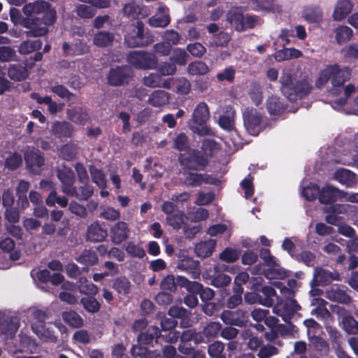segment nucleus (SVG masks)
<instances>
[{
	"instance_id": "nucleus-1",
	"label": "nucleus",
	"mask_w": 358,
	"mask_h": 358,
	"mask_svg": "<svg viewBox=\"0 0 358 358\" xmlns=\"http://www.w3.org/2000/svg\"><path fill=\"white\" fill-rule=\"evenodd\" d=\"M351 72L349 68L339 66L336 64L326 66L320 71L317 79L315 80V86L321 88L330 81L331 87L329 91L334 95L339 94L344 90L345 99H336L331 103V106L336 110L341 109L346 103V99L355 91L352 85H348L343 88L344 83L350 79Z\"/></svg>"
},
{
	"instance_id": "nucleus-2",
	"label": "nucleus",
	"mask_w": 358,
	"mask_h": 358,
	"mask_svg": "<svg viewBox=\"0 0 358 358\" xmlns=\"http://www.w3.org/2000/svg\"><path fill=\"white\" fill-rule=\"evenodd\" d=\"M294 80L292 69L289 68L284 69L280 78L281 91L291 101H294L297 97L303 98L306 96L312 88L307 78L297 82L295 85Z\"/></svg>"
},
{
	"instance_id": "nucleus-3",
	"label": "nucleus",
	"mask_w": 358,
	"mask_h": 358,
	"mask_svg": "<svg viewBox=\"0 0 358 358\" xmlns=\"http://www.w3.org/2000/svg\"><path fill=\"white\" fill-rule=\"evenodd\" d=\"M44 22L43 26H41L38 19L23 20L22 25L28 29L24 33L27 37H37L44 36L48 32L47 25L52 24L56 18V12L50 8L48 4V8L44 13Z\"/></svg>"
},
{
	"instance_id": "nucleus-4",
	"label": "nucleus",
	"mask_w": 358,
	"mask_h": 358,
	"mask_svg": "<svg viewBox=\"0 0 358 358\" xmlns=\"http://www.w3.org/2000/svg\"><path fill=\"white\" fill-rule=\"evenodd\" d=\"M159 335V330L156 327H152L146 333L141 334L138 337V343L131 350V355L136 358H157L158 355L151 354L143 345L151 343L155 338H157Z\"/></svg>"
},
{
	"instance_id": "nucleus-5",
	"label": "nucleus",
	"mask_w": 358,
	"mask_h": 358,
	"mask_svg": "<svg viewBox=\"0 0 358 358\" xmlns=\"http://www.w3.org/2000/svg\"><path fill=\"white\" fill-rule=\"evenodd\" d=\"M227 21L238 31L252 29L261 24L259 17L253 15L244 16L238 8L229 10L227 14Z\"/></svg>"
},
{
	"instance_id": "nucleus-6",
	"label": "nucleus",
	"mask_w": 358,
	"mask_h": 358,
	"mask_svg": "<svg viewBox=\"0 0 358 358\" xmlns=\"http://www.w3.org/2000/svg\"><path fill=\"white\" fill-rule=\"evenodd\" d=\"M209 116L210 113L207 104L200 102L194 110L192 122L189 123L190 129L199 135H206L208 133V129L205 124Z\"/></svg>"
},
{
	"instance_id": "nucleus-7",
	"label": "nucleus",
	"mask_w": 358,
	"mask_h": 358,
	"mask_svg": "<svg viewBox=\"0 0 358 358\" xmlns=\"http://www.w3.org/2000/svg\"><path fill=\"white\" fill-rule=\"evenodd\" d=\"M127 61L139 69H155L157 66V58L152 53L144 51H132L127 55Z\"/></svg>"
},
{
	"instance_id": "nucleus-8",
	"label": "nucleus",
	"mask_w": 358,
	"mask_h": 358,
	"mask_svg": "<svg viewBox=\"0 0 358 358\" xmlns=\"http://www.w3.org/2000/svg\"><path fill=\"white\" fill-rule=\"evenodd\" d=\"M153 42V37L144 33V24L138 21L131 33L125 36V43L129 47L146 46Z\"/></svg>"
},
{
	"instance_id": "nucleus-9",
	"label": "nucleus",
	"mask_w": 358,
	"mask_h": 358,
	"mask_svg": "<svg viewBox=\"0 0 358 358\" xmlns=\"http://www.w3.org/2000/svg\"><path fill=\"white\" fill-rule=\"evenodd\" d=\"M260 257L268 266L271 267L265 273V276L267 278L282 279L287 276V272L278 266L275 258L271 255L270 251L268 249H262L260 250Z\"/></svg>"
},
{
	"instance_id": "nucleus-10",
	"label": "nucleus",
	"mask_w": 358,
	"mask_h": 358,
	"mask_svg": "<svg viewBox=\"0 0 358 358\" xmlns=\"http://www.w3.org/2000/svg\"><path fill=\"white\" fill-rule=\"evenodd\" d=\"M262 115L257 109L247 108L243 113L244 126L248 134L257 136L261 129Z\"/></svg>"
},
{
	"instance_id": "nucleus-11",
	"label": "nucleus",
	"mask_w": 358,
	"mask_h": 358,
	"mask_svg": "<svg viewBox=\"0 0 358 358\" xmlns=\"http://www.w3.org/2000/svg\"><path fill=\"white\" fill-rule=\"evenodd\" d=\"M333 312L338 315L343 329L348 334H358V322L352 317L350 312L339 306L334 307Z\"/></svg>"
},
{
	"instance_id": "nucleus-12",
	"label": "nucleus",
	"mask_w": 358,
	"mask_h": 358,
	"mask_svg": "<svg viewBox=\"0 0 358 358\" xmlns=\"http://www.w3.org/2000/svg\"><path fill=\"white\" fill-rule=\"evenodd\" d=\"M299 309L300 306L295 300L287 299L277 303L273 308V312L274 314L281 317L284 322H288L294 314Z\"/></svg>"
},
{
	"instance_id": "nucleus-13",
	"label": "nucleus",
	"mask_w": 358,
	"mask_h": 358,
	"mask_svg": "<svg viewBox=\"0 0 358 358\" xmlns=\"http://www.w3.org/2000/svg\"><path fill=\"white\" fill-rule=\"evenodd\" d=\"M57 176L62 184L63 192L68 195H75L73 171L71 169L64 166L57 170Z\"/></svg>"
},
{
	"instance_id": "nucleus-14",
	"label": "nucleus",
	"mask_w": 358,
	"mask_h": 358,
	"mask_svg": "<svg viewBox=\"0 0 358 358\" xmlns=\"http://www.w3.org/2000/svg\"><path fill=\"white\" fill-rule=\"evenodd\" d=\"M122 12L125 16L131 19L145 18L150 14V9L146 6L139 5L134 1L125 3Z\"/></svg>"
},
{
	"instance_id": "nucleus-15",
	"label": "nucleus",
	"mask_w": 358,
	"mask_h": 358,
	"mask_svg": "<svg viewBox=\"0 0 358 358\" xmlns=\"http://www.w3.org/2000/svg\"><path fill=\"white\" fill-rule=\"evenodd\" d=\"M19 328L17 317H8L0 313V335L12 337Z\"/></svg>"
},
{
	"instance_id": "nucleus-16",
	"label": "nucleus",
	"mask_w": 358,
	"mask_h": 358,
	"mask_svg": "<svg viewBox=\"0 0 358 358\" xmlns=\"http://www.w3.org/2000/svg\"><path fill=\"white\" fill-rule=\"evenodd\" d=\"M171 22L169 9L164 6H159L154 15L148 20V23L152 27L165 28Z\"/></svg>"
},
{
	"instance_id": "nucleus-17",
	"label": "nucleus",
	"mask_w": 358,
	"mask_h": 358,
	"mask_svg": "<svg viewBox=\"0 0 358 358\" xmlns=\"http://www.w3.org/2000/svg\"><path fill=\"white\" fill-rule=\"evenodd\" d=\"M354 3L351 0H338L334 7L332 18L335 21L345 20L352 11Z\"/></svg>"
},
{
	"instance_id": "nucleus-18",
	"label": "nucleus",
	"mask_w": 358,
	"mask_h": 358,
	"mask_svg": "<svg viewBox=\"0 0 358 358\" xmlns=\"http://www.w3.org/2000/svg\"><path fill=\"white\" fill-rule=\"evenodd\" d=\"M27 166L33 173H38L44 164V159L40 152L34 149H27L24 154Z\"/></svg>"
},
{
	"instance_id": "nucleus-19",
	"label": "nucleus",
	"mask_w": 358,
	"mask_h": 358,
	"mask_svg": "<svg viewBox=\"0 0 358 358\" xmlns=\"http://www.w3.org/2000/svg\"><path fill=\"white\" fill-rule=\"evenodd\" d=\"M221 319L225 324L236 326H243L248 320L245 313L241 310L236 311L224 310L221 315Z\"/></svg>"
},
{
	"instance_id": "nucleus-20",
	"label": "nucleus",
	"mask_w": 358,
	"mask_h": 358,
	"mask_svg": "<svg viewBox=\"0 0 358 358\" xmlns=\"http://www.w3.org/2000/svg\"><path fill=\"white\" fill-rule=\"evenodd\" d=\"M348 206L342 204H334L324 208V211L327 213L326 221L333 225H337L341 221L340 214H345L348 212Z\"/></svg>"
},
{
	"instance_id": "nucleus-21",
	"label": "nucleus",
	"mask_w": 358,
	"mask_h": 358,
	"mask_svg": "<svg viewBox=\"0 0 358 358\" xmlns=\"http://www.w3.org/2000/svg\"><path fill=\"white\" fill-rule=\"evenodd\" d=\"M111 240L115 244H120L128 238L130 229L124 222H118L110 229Z\"/></svg>"
},
{
	"instance_id": "nucleus-22",
	"label": "nucleus",
	"mask_w": 358,
	"mask_h": 358,
	"mask_svg": "<svg viewBox=\"0 0 358 358\" xmlns=\"http://www.w3.org/2000/svg\"><path fill=\"white\" fill-rule=\"evenodd\" d=\"M50 324H40L36 322L31 324L33 332L42 341L45 342H55L57 336L51 329Z\"/></svg>"
},
{
	"instance_id": "nucleus-23",
	"label": "nucleus",
	"mask_w": 358,
	"mask_h": 358,
	"mask_svg": "<svg viewBox=\"0 0 358 358\" xmlns=\"http://www.w3.org/2000/svg\"><path fill=\"white\" fill-rule=\"evenodd\" d=\"M178 268L186 271L193 279H198L200 277L199 262L192 258L187 257L181 259L178 264Z\"/></svg>"
},
{
	"instance_id": "nucleus-24",
	"label": "nucleus",
	"mask_w": 358,
	"mask_h": 358,
	"mask_svg": "<svg viewBox=\"0 0 358 358\" xmlns=\"http://www.w3.org/2000/svg\"><path fill=\"white\" fill-rule=\"evenodd\" d=\"M338 280L339 274L336 272H331L322 268L315 269L313 281L316 285H323Z\"/></svg>"
},
{
	"instance_id": "nucleus-25",
	"label": "nucleus",
	"mask_w": 358,
	"mask_h": 358,
	"mask_svg": "<svg viewBox=\"0 0 358 358\" xmlns=\"http://www.w3.org/2000/svg\"><path fill=\"white\" fill-rule=\"evenodd\" d=\"M130 75L131 71L127 66L113 69L108 76V83L112 85H122L124 80L129 77Z\"/></svg>"
},
{
	"instance_id": "nucleus-26",
	"label": "nucleus",
	"mask_w": 358,
	"mask_h": 358,
	"mask_svg": "<svg viewBox=\"0 0 358 358\" xmlns=\"http://www.w3.org/2000/svg\"><path fill=\"white\" fill-rule=\"evenodd\" d=\"M106 229L101 227L98 222L91 224L87 228V238L93 242L103 241L107 236Z\"/></svg>"
},
{
	"instance_id": "nucleus-27",
	"label": "nucleus",
	"mask_w": 358,
	"mask_h": 358,
	"mask_svg": "<svg viewBox=\"0 0 358 358\" xmlns=\"http://www.w3.org/2000/svg\"><path fill=\"white\" fill-rule=\"evenodd\" d=\"M170 95L168 92L157 90L153 91L148 97V103L155 108L162 107L169 103Z\"/></svg>"
},
{
	"instance_id": "nucleus-28",
	"label": "nucleus",
	"mask_w": 358,
	"mask_h": 358,
	"mask_svg": "<svg viewBox=\"0 0 358 358\" xmlns=\"http://www.w3.org/2000/svg\"><path fill=\"white\" fill-rule=\"evenodd\" d=\"M215 245L216 241L213 239L203 241L195 245L194 251L199 257L206 258L211 256Z\"/></svg>"
},
{
	"instance_id": "nucleus-29",
	"label": "nucleus",
	"mask_w": 358,
	"mask_h": 358,
	"mask_svg": "<svg viewBox=\"0 0 358 358\" xmlns=\"http://www.w3.org/2000/svg\"><path fill=\"white\" fill-rule=\"evenodd\" d=\"M341 191L337 188L326 185L320 192L319 200L322 203H329L335 201L338 198H341Z\"/></svg>"
},
{
	"instance_id": "nucleus-30",
	"label": "nucleus",
	"mask_w": 358,
	"mask_h": 358,
	"mask_svg": "<svg viewBox=\"0 0 358 358\" xmlns=\"http://www.w3.org/2000/svg\"><path fill=\"white\" fill-rule=\"evenodd\" d=\"M68 118L76 124L84 125L90 120L89 114L86 109L83 108H74L66 112Z\"/></svg>"
},
{
	"instance_id": "nucleus-31",
	"label": "nucleus",
	"mask_w": 358,
	"mask_h": 358,
	"mask_svg": "<svg viewBox=\"0 0 358 358\" xmlns=\"http://www.w3.org/2000/svg\"><path fill=\"white\" fill-rule=\"evenodd\" d=\"M266 106L271 115H279L285 110V104L275 95H271L267 98Z\"/></svg>"
},
{
	"instance_id": "nucleus-32",
	"label": "nucleus",
	"mask_w": 358,
	"mask_h": 358,
	"mask_svg": "<svg viewBox=\"0 0 358 358\" xmlns=\"http://www.w3.org/2000/svg\"><path fill=\"white\" fill-rule=\"evenodd\" d=\"M48 8V3L42 0H38L26 4L22 11L27 16L43 13Z\"/></svg>"
},
{
	"instance_id": "nucleus-33",
	"label": "nucleus",
	"mask_w": 358,
	"mask_h": 358,
	"mask_svg": "<svg viewBox=\"0 0 358 358\" xmlns=\"http://www.w3.org/2000/svg\"><path fill=\"white\" fill-rule=\"evenodd\" d=\"M334 178L347 187H352L356 183L355 173L348 169L337 170L334 174Z\"/></svg>"
},
{
	"instance_id": "nucleus-34",
	"label": "nucleus",
	"mask_w": 358,
	"mask_h": 358,
	"mask_svg": "<svg viewBox=\"0 0 358 358\" xmlns=\"http://www.w3.org/2000/svg\"><path fill=\"white\" fill-rule=\"evenodd\" d=\"M51 131L58 137H70L73 132V127L67 122H55L51 126Z\"/></svg>"
},
{
	"instance_id": "nucleus-35",
	"label": "nucleus",
	"mask_w": 358,
	"mask_h": 358,
	"mask_svg": "<svg viewBox=\"0 0 358 358\" xmlns=\"http://www.w3.org/2000/svg\"><path fill=\"white\" fill-rule=\"evenodd\" d=\"M325 296L333 301L342 303H348L350 302V296L338 287H332L327 290Z\"/></svg>"
},
{
	"instance_id": "nucleus-36",
	"label": "nucleus",
	"mask_w": 358,
	"mask_h": 358,
	"mask_svg": "<svg viewBox=\"0 0 358 358\" xmlns=\"http://www.w3.org/2000/svg\"><path fill=\"white\" fill-rule=\"evenodd\" d=\"M113 41V34L106 31H100L94 34L93 44L99 48H104L110 45Z\"/></svg>"
},
{
	"instance_id": "nucleus-37",
	"label": "nucleus",
	"mask_w": 358,
	"mask_h": 358,
	"mask_svg": "<svg viewBox=\"0 0 358 358\" xmlns=\"http://www.w3.org/2000/svg\"><path fill=\"white\" fill-rule=\"evenodd\" d=\"M143 83L151 88L160 87L169 89L170 88V83L168 81H163L161 76L157 73H150L148 76L143 78Z\"/></svg>"
},
{
	"instance_id": "nucleus-38",
	"label": "nucleus",
	"mask_w": 358,
	"mask_h": 358,
	"mask_svg": "<svg viewBox=\"0 0 358 358\" xmlns=\"http://www.w3.org/2000/svg\"><path fill=\"white\" fill-rule=\"evenodd\" d=\"M335 39L338 44H343L351 39L352 29L346 25H339L334 29Z\"/></svg>"
},
{
	"instance_id": "nucleus-39",
	"label": "nucleus",
	"mask_w": 358,
	"mask_h": 358,
	"mask_svg": "<svg viewBox=\"0 0 358 358\" xmlns=\"http://www.w3.org/2000/svg\"><path fill=\"white\" fill-rule=\"evenodd\" d=\"M8 76L14 81H20L28 76V71L24 66L12 64L8 67Z\"/></svg>"
},
{
	"instance_id": "nucleus-40",
	"label": "nucleus",
	"mask_w": 358,
	"mask_h": 358,
	"mask_svg": "<svg viewBox=\"0 0 358 358\" xmlns=\"http://www.w3.org/2000/svg\"><path fill=\"white\" fill-rule=\"evenodd\" d=\"M212 183L211 178L208 176L195 173H188L186 174V177L185 179V183L189 186H199L202 183Z\"/></svg>"
},
{
	"instance_id": "nucleus-41",
	"label": "nucleus",
	"mask_w": 358,
	"mask_h": 358,
	"mask_svg": "<svg viewBox=\"0 0 358 358\" xmlns=\"http://www.w3.org/2000/svg\"><path fill=\"white\" fill-rule=\"evenodd\" d=\"M303 17L310 23L319 22L322 19V11L319 7H308L303 10Z\"/></svg>"
},
{
	"instance_id": "nucleus-42",
	"label": "nucleus",
	"mask_w": 358,
	"mask_h": 358,
	"mask_svg": "<svg viewBox=\"0 0 358 358\" xmlns=\"http://www.w3.org/2000/svg\"><path fill=\"white\" fill-rule=\"evenodd\" d=\"M0 248L6 252L10 253V258L12 260H17L20 254L18 251L14 250L15 243L10 238H5L0 241Z\"/></svg>"
},
{
	"instance_id": "nucleus-43",
	"label": "nucleus",
	"mask_w": 358,
	"mask_h": 358,
	"mask_svg": "<svg viewBox=\"0 0 358 358\" xmlns=\"http://www.w3.org/2000/svg\"><path fill=\"white\" fill-rule=\"evenodd\" d=\"M208 71V66L201 61L192 62L187 66V72L192 76H203Z\"/></svg>"
},
{
	"instance_id": "nucleus-44",
	"label": "nucleus",
	"mask_w": 358,
	"mask_h": 358,
	"mask_svg": "<svg viewBox=\"0 0 358 358\" xmlns=\"http://www.w3.org/2000/svg\"><path fill=\"white\" fill-rule=\"evenodd\" d=\"M62 318L66 324L75 328L80 327L83 324L82 317L73 310L64 312Z\"/></svg>"
},
{
	"instance_id": "nucleus-45",
	"label": "nucleus",
	"mask_w": 358,
	"mask_h": 358,
	"mask_svg": "<svg viewBox=\"0 0 358 358\" xmlns=\"http://www.w3.org/2000/svg\"><path fill=\"white\" fill-rule=\"evenodd\" d=\"M180 160L183 164L190 169H202L204 166L203 164L200 162L201 159L194 150L192 151L189 158H186L182 156L180 157Z\"/></svg>"
},
{
	"instance_id": "nucleus-46",
	"label": "nucleus",
	"mask_w": 358,
	"mask_h": 358,
	"mask_svg": "<svg viewBox=\"0 0 358 358\" xmlns=\"http://www.w3.org/2000/svg\"><path fill=\"white\" fill-rule=\"evenodd\" d=\"M42 42L41 40L25 41L22 42L18 48L20 54L27 55L41 48Z\"/></svg>"
},
{
	"instance_id": "nucleus-47",
	"label": "nucleus",
	"mask_w": 358,
	"mask_h": 358,
	"mask_svg": "<svg viewBox=\"0 0 358 358\" xmlns=\"http://www.w3.org/2000/svg\"><path fill=\"white\" fill-rule=\"evenodd\" d=\"M79 292L83 294L94 295L98 292L97 287L85 278H80L78 282Z\"/></svg>"
},
{
	"instance_id": "nucleus-48",
	"label": "nucleus",
	"mask_w": 358,
	"mask_h": 358,
	"mask_svg": "<svg viewBox=\"0 0 358 358\" xmlns=\"http://www.w3.org/2000/svg\"><path fill=\"white\" fill-rule=\"evenodd\" d=\"M186 219L185 214L180 211H177L176 213L170 215L166 217L169 224L176 229L182 228Z\"/></svg>"
},
{
	"instance_id": "nucleus-49",
	"label": "nucleus",
	"mask_w": 358,
	"mask_h": 358,
	"mask_svg": "<svg viewBox=\"0 0 358 358\" xmlns=\"http://www.w3.org/2000/svg\"><path fill=\"white\" fill-rule=\"evenodd\" d=\"M90 171L92 181L100 188H106L107 180L103 171L94 166H91Z\"/></svg>"
},
{
	"instance_id": "nucleus-50",
	"label": "nucleus",
	"mask_w": 358,
	"mask_h": 358,
	"mask_svg": "<svg viewBox=\"0 0 358 358\" xmlns=\"http://www.w3.org/2000/svg\"><path fill=\"white\" fill-rule=\"evenodd\" d=\"M178 281L181 285L185 287L190 294H196L202 290L203 286L201 283L196 281H189L185 277L179 276Z\"/></svg>"
},
{
	"instance_id": "nucleus-51",
	"label": "nucleus",
	"mask_w": 358,
	"mask_h": 358,
	"mask_svg": "<svg viewBox=\"0 0 358 358\" xmlns=\"http://www.w3.org/2000/svg\"><path fill=\"white\" fill-rule=\"evenodd\" d=\"M162 38L163 41H164L167 44H169L171 48L172 45H176L181 43L180 41L182 40L180 34L173 29H168L164 31L162 35Z\"/></svg>"
},
{
	"instance_id": "nucleus-52",
	"label": "nucleus",
	"mask_w": 358,
	"mask_h": 358,
	"mask_svg": "<svg viewBox=\"0 0 358 358\" xmlns=\"http://www.w3.org/2000/svg\"><path fill=\"white\" fill-rule=\"evenodd\" d=\"M17 60L15 49L10 46H0V62H10Z\"/></svg>"
},
{
	"instance_id": "nucleus-53",
	"label": "nucleus",
	"mask_w": 358,
	"mask_h": 358,
	"mask_svg": "<svg viewBox=\"0 0 358 358\" xmlns=\"http://www.w3.org/2000/svg\"><path fill=\"white\" fill-rule=\"evenodd\" d=\"M317 303L318 306L313 309L311 312L312 315H315L318 318L325 319L329 317V310L324 307L326 301L322 299H314L313 303Z\"/></svg>"
},
{
	"instance_id": "nucleus-54",
	"label": "nucleus",
	"mask_w": 358,
	"mask_h": 358,
	"mask_svg": "<svg viewBox=\"0 0 358 358\" xmlns=\"http://www.w3.org/2000/svg\"><path fill=\"white\" fill-rule=\"evenodd\" d=\"M187 58L188 55L184 49L176 48L173 50L170 59L175 64L183 66L186 64Z\"/></svg>"
},
{
	"instance_id": "nucleus-55",
	"label": "nucleus",
	"mask_w": 358,
	"mask_h": 358,
	"mask_svg": "<svg viewBox=\"0 0 358 358\" xmlns=\"http://www.w3.org/2000/svg\"><path fill=\"white\" fill-rule=\"evenodd\" d=\"M5 161V164L7 167L11 169L17 168L22 163V157L20 155L14 153L10 157H6L0 154V164Z\"/></svg>"
},
{
	"instance_id": "nucleus-56",
	"label": "nucleus",
	"mask_w": 358,
	"mask_h": 358,
	"mask_svg": "<svg viewBox=\"0 0 358 358\" xmlns=\"http://www.w3.org/2000/svg\"><path fill=\"white\" fill-rule=\"evenodd\" d=\"M256 9L263 10L278 11L280 8L274 2V0H251Z\"/></svg>"
},
{
	"instance_id": "nucleus-57",
	"label": "nucleus",
	"mask_w": 358,
	"mask_h": 358,
	"mask_svg": "<svg viewBox=\"0 0 358 358\" xmlns=\"http://www.w3.org/2000/svg\"><path fill=\"white\" fill-rule=\"evenodd\" d=\"M222 325L219 322L208 323L203 330V334L208 339L215 338L221 331Z\"/></svg>"
},
{
	"instance_id": "nucleus-58",
	"label": "nucleus",
	"mask_w": 358,
	"mask_h": 358,
	"mask_svg": "<svg viewBox=\"0 0 358 358\" xmlns=\"http://www.w3.org/2000/svg\"><path fill=\"white\" fill-rule=\"evenodd\" d=\"M21 343L22 344V349L21 351L29 352L31 354L38 352L39 347L36 343L29 337H21Z\"/></svg>"
},
{
	"instance_id": "nucleus-59",
	"label": "nucleus",
	"mask_w": 358,
	"mask_h": 358,
	"mask_svg": "<svg viewBox=\"0 0 358 358\" xmlns=\"http://www.w3.org/2000/svg\"><path fill=\"white\" fill-rule=\"evenodd\" d=\"M76 13L82 18H92L96 15V10L92 6L78 4L76 6Z\"/></svg>"
},
{
	"instance_id": "nucleus-60",
	"label": "nucleus",
	"mask_w": 358,
	"mask_h": 358,
	"mask_svg": "<svg viewBox=\"0 0 358 358\" xmlns=\"http://www.w3.org/2000/svg\"><path fill=\"white\" fill-rule=\"evenodd\" d=\"M98 260L97 256L94 251L84 250L83 253L78 257L77 261L85 265H93Z\"/></svg>"
},
{
	"instance_id": "nucleus-61",
	"label": "nucleus",
	"mask_w": 358,
	"mask_h": 358,
	"mask_svg": "<svg viewBox=\"0 0 358 358\" xmlns=\"http://www.w3.org/2000/svg\"><path fill=\"white\" fill-rule=\"evenodd\" d=\"M310 344L313 346V348L320 352L321 353H326L329 350V345L326 341L323 338L313 335L312 337L309 338Z\"/></svg>"
},
{
	"instance_id": "nucleus-62",
	"label": "nucleus",
	"mask_w": 358,
	"mask_h": 358,
	"mask_svg": "<svg viewBox=\"0 0 358 358\" xmlns=\"http://www.w3.org/2000/svg\"><path fill=\"white\" fill-rule=\"evenodd\" d=\"M174 148L179 151H188L189 143L187 136L184 133H180L174 140Z\"/></svg>"
},
{
	"instance_id": "nucleus-63",
	"label": "nucleus",
	"mask_w": 358,
	"mask_h": 358,
	"mask_svg": "<svg viewBox=\"0 0 358 358\" xmlns=\"http://www.w3.org/2000/svg\"><path fill=\"white\" fill-rule=\"evenodd\" d=\"M186 48L193 57L197 58L202 57L206 52V48L198 42L188 44Z\"/></svg>"
},
{
	"instance_id": "nucleus-64",
	"label": "nucleus",
	"mask_w": 358,
	"mask_h": 358,
	"mask_svg": "<svg viewBox=\"0 0 358 358\" xmlns=\"http://www.w3.org/2000/svg\"><path fill=\"white\" fill-rule=\"evenodd\" d=\"M343 57L347 60L358 59V43H352L342 49Z\"/></svg>"
}]
</instances>
